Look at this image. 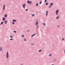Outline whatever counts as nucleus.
Masks as SVG:
<instances>
[{
    "label": "nucleus",
    "instance_id": "obj_1",
    "mask_svg": "<svg viewBox=\"0 0 65 65\" xmlns=\"http://www.w3.org/2000/svg\"><path fill=\"white\" fill-rule=\"evenodd\" d=\"M27 3L28 4H31L32 3V2L30 1H27Z\"/></svg>",
    "mask_w": 65,
    "mask_h": 65
},
{
    "label": "nucleus",
    "instance_id": "obj_2",
    "mask_svg": "<svg viewBox=\"0 0 65 65\" xmlns=\"http://www.w3.org/2000/svg\"><path fill=\"white\" fill-rule=\"evenodd\" d=\"M26 4H24L22 5V6L23 8H25L26 7Z\"/></svg>",
    "mask_w": 65,
    "mask_h": 65
},
{
    "label": "nucleus",
    "instance_id": "obj_3",
    "mask_svg": "<svg viewBox=\"0 0 65 65\" xmlns=\"http://www.w3.org/2000/svg\"><path fill=\"white\" fill-rule=\"evenodd\" d=\"M8 52H7L6 54V58H8Z\"/></svg>",
    "mask_w": 65,
    "mask_h": 65
},
{
    "label": "nucleus",
    "instance_id": "obj_4",
    "mask_svg": "<svg viewBox=\"0 0 65 65\" xmlns=\"http://www.w3.org/2000/svg\"><path fill=\"white\" fill-rule=\"evenodd\" d=\"M58 12H59V10H57L56 11V15H58Z\"/></svg>",
    "mask_w": 65,
    "mask_h": 65
},
{
    "label": "nucleus",
    "instance_id": "obj_5",
    "mask_svg": "<svg viewBox=\"0 0 65 65\" xmlns=\"http://www.w3.org/2000/svg\"><path fill=\"white\" fill-rule=\"evenodd\" d=\"M5 5H4L3 6V10H4V9H5Z\"/></svg>",
    "mask_w": 65,
    "mask_h": 65
},
{
    "label": "nucleus",
    "instance_id": "obj_6",
    "mask_svg": "<svg viewBox=\"0 0 65 65\" xmlns=\"http://www.w3.org/2000/svg\"><path fill=\"white\" fill-rule=\"evenodd\" d=\"M48 11H47L46 12V16L48 15Z\"/></svg>",
    "mask_w": 65,
    "mask_h": 65
},
{
    "label": "nucleus",
    "instance_id": "obj_7",
    "mask_svg": "<svg viewBox=\"0 0 65 65\" xmlns=\"http://www.w3.org/2000/svg\"><path fill=\"white\" fill-rule=\"evenodd\" d=\"M36 26H38V21H36Z\"/></svg>",
    "mask_w": 65,
    "mask_h": 65
},
{
    "label": "nucleus",
    "instance_id": "obj_8",
    "mask_svg": "<svg viewBox=\"0 0 65 65\" xmlns=\"http://www.w3.org/2000/svg\"><path fill=\"white\" fill-rule=\"evenodd\" d=\"M35 35H36V34H34L31 36V37H33V36H35Z\"/></svg>",
    "mask_w": 65,
    "mask_h": 65
},
{
    "label": "nucleus",
    "instance_id": "obj_9",
    "mask_svg": "<svg viewBox=\"0 0 65 65\" xmlns=\"http://www.w3.org/2000/svg\"><path fill=\"white\" fill-rule=\"evenodd\" d=\"M7 21H5V24H7Z\"/></svg>",
    "mask_w": 65,
    "mask_h": 65
},
{
    "label": "nucleus",
    "instance_id": "obj_10",
    "mask_svg": "<svg viewBox=\"0 0 65 65\" xmlns=\"http://www.w3.org/2000/svg\"><path fill=\"white\" fill-rule=\"evenodd\" d=\"M2 19L3 21H5V18H3Z\"/></svg>",
    "mask_w": 65,
    "mask_h": 65
},
{
    "label": "nucleus",
    "instance_id": "obj_11",
    "mask_svg": "<svg viewBox=\"0 0 65 65\" xmlns=\"http://www.w3.org/2000/svg\"><path fill=\"white\" fill-rule=\"evenodd\" d=\"M4 17H5V18H6V17H7V15H6V14H5L4 15Z\"/></svg>",
    "mask_w": 65,
    "mask_h": 65
},
{
    "label": "nucleus",
    "instance_id": "obj_12",
    "mask_svg": "<svg viewBox=\"0 0 65 65\" xmlns=\"http://www.w3.org/2000/svg\"><path fill=\"white\" fill-rule=\"evenodd\" d=\"M56 19H59V16H58L56 17Z\"/></svg>",
    "mask_w": 65,
    "mask_h": 65
},
{
    "label": "nucleus",
    "instance_id": "obj_13",
    "mask_svg": "<svg viewBox=\"0 0 65 65\" xmlns=\"http://www.w3.org/2000/svg\"><path fill=\"white\" fill-rule=\"evenodd\" d=\"M53 5V3H51L50 4V5L51 6H52V5Z\"/></svg>",
    "mask_w": 65,
    "mask_h": 65
},
{
    "label": "nucleus",
    "instance_id": "obj_14",
    "mask_svg": "<svg viewBox=\"0 0 65 65\" xmlns=\"http://www.w3.org/2000/svg\"><path fill=\"white\" fill-rule=\"evenodd\" d=\"M25 41H27V40H26V38H25L24 39V40Z\"/></svg>",
    "mask_w": 65,
    "mask_h": 65
},
{
    "label": "nucleus",
    "instance_id": "obj_15",
    "mask_svg": "<svg viewBox=\"0 0 65 65\" xmlns=\"http://www.w3.org/2000/svg\"><path fill=\"white\" fill-rule=\"evenodd\" d=\"M43 25H44V26H46V24L44 23H43Z\"/></svg>",
    "mask_w": 65,
    "mask_h": 65
},
{
    "label": "nucleus",
    "instance_id": "obj_16",
    "mask_svg": "<svg viewBox=\"0 0 65 65\" xmlns=\"http://www.w3.org/2000/svg\"><path fill=\"white\" fill-rule=\"evenodd\" d=\"M0 51H2V47H0Z\"/></svg>",
    "mask_w": 65,
    "mask_h": 65
},
{
    "label": "nucleus",
    "instance_id": "obj_17",
    "mask_svg": "<svg viewBox=\"0 0 65 65\" xmlns=\"http://www.w3.org/2000/svg\"><path fill=\"white\" fill-rule=\"evenodd\" d=\"M38 3H37V4H36V6H38Z\"/></svg>",
    "mask_w": 65,
    "mask_h": 65
},
{
    "label": "nucleus",
    "instance_id": "obj_18",
    "mask_svg": "<svg viewBox=\"0 0 65 65\" xmlns=\"http://www.w3.org/2000/svg\"><path fill=\"white\" fill-rule=\"evenodd\" d=\"M12 24H14V22L13 21L12 22Z\"/></svg>",
    "mask_w": 65,
    "mask_h": 65
},
{
    "label": "nucleus",
    "instance_id": "obj_19",
    "mask_svg": "<svg viewBox=\"0 0 65 65\" xmlns=\"http://www.w3.org/2000/svg\"><path fill=\"white\" fill-rule=\"evenodd\" d=\"M48 3L47 2L46 4V5H48Z\"/></svg>",
    "mask_w": 65,
    "mask_h": 65
},
{
    "label": "nucleus",
    "instance_id": "obj_20",
    "mask_svg": "<svg viewBox=\"0 0 65 65\" xmlns=\"http://www.w3.org/2000/svg\"><path fill=\"white\" fill-rule=\"evenodd\" d=\"M13 21H14V22H16V20H13Z\"/></svg>",
    "mask_w": 65,
    "mask_h": 65
},
{
    "label": "nucleus",
    "instance_id": "obj_21",
    "mask_svg": "<svg viewBox=\"0 0 65 65\" xmlns=\"http://www.w3.org/2000/svg\"><path fill=\"white\" fill-rule=\"evenodd\" d=\"M3 24V22H2L1 23V25H2Z\"/></svg>",
    "mask_w": 65,
    "mask_h": 65
},
{
    "label": "nucleus",
    "instance_id": "obj_22",
    "mask_svg": "<svg viewBox=\"0 0 65 65\" xmlns=\"http://www.w3.org/2000/svg\"><path fill=\"white\" fill-rule=\"evenodd\" d=\"M35 16V14H33L32 15V16L33 17H34Z\"/></svg>",
    "mask_w": 65,
    "mask_h": 65
},
{
    "label": "nucleus",
    "instance_id": "obj_23",
    "mask_svg": "<svg viewBox=\"0 0 65 65\" xmlns=\"http://www.w3.org/2000/svg\"><path fill=\"white\" fill-rule=\"evenodd\" d=\"M41 50H40L39 51V52H41Z\"/></svg>",
    "mask_w": 65,
    "mask_h": 65
},
{
    "label": "nucleus",
    "instance_id": "obj_24",
    "mask_svg": "<svg viewBox=\"0 0 65 65\" xmlns=\"http://www.w3.org/2000/svg\"><path fill=\"white\" fill-rule=\"evenodd\" d=\"M41 3H42V2H41V1L40 2V4H41Z\"/></svg>",
    "mask_w": 65,
    "mask_h": 65
},
{
    "label": "nucleus",
    "instance_id": "obj_25",
    "mask_svg": "<svg viewBox=\"0 0 65 65\" xmlns=\"http://www.w3.org/2000/svg\"><path fill=\"white\" fill-rule=\"evenodd\" d=\"M52 55V54H50L49 55V57H51Z\"/></svg>",
    "mask_w": 65,
    "mask_h": 65
},
{
    "label": "nucleus",
    "instance_id": "obj_26",
    "mask_svg": "<svg viewBox=\"0 0 65 65\" xmlns=\"http://www.w3.org/2000/svg\"><path fill=\"white\" fill-rule=\"evenodd\" d=\"M22 37H23H23H24V35H23L22 36Z\"/></svg>",
    "mask_w": 65,
    "mask_h": 65
},
{
    "label": "nucleus",
    "instance_id": "obj_27",
    "mask_svg": "<svg viewBox=\"0 0 65 65\" xmlns=\"http://www.w3.org/2000/svg\"><path fill=\"white\" fill-rule=\"evenodd\" d=\"M44 2H47V0H45Z\"/></svg>",
    "mask_w": 65,
    "mask_h": 65
},
{
    "label": "nucleus",
    "instance_id": "obj_28",
    "mask_svg": "<svg viewBox=\"0 0 65 65\" xmlns=\"http://www.w3.org/2000/svg\"><path fill=\"white\" fill-rule=\"evenodd\" d=\"M14 33H16V32H17L16 31H14Z\"/></svg>",
    "mask_w": 65,
    "mask_h": 65
},
{
    "label": "nucleus",
    "instance_id": "obj_29",
    "mask_svg": "<svg viewBox=\"0 0 65 65\" xmlns=\"http://www.w3.org/2000/svg\"><path fill=\"white\" fill-rule=\"evenodd\" d=\"M62 40H63V41H64V38H62Z\"/></svg>",
    "mask_w": 65,
    "mask_h": 65
},
{
    "label": "nucleus",
    "instance_id": "obj_30",
    "mask_svg": "<svg viewBox=\"0 0 65 65\" xmlns=\"http://www.w3.org/2000/svg\"><path fill=\"white\" fill-rule=\"evenodd\" d=\"M10 37L11 38H12V36H10Z\"/></svg>",
    "mask_w": 65,
    "mask_h": 65
},
{
    "label": "nucleus",
    "instance_id": "obj_31",
    "mask_svg": "<svg viewBox=\"0 0 65 65\" xmlns=\"http://www.w3.org/2000/svg\"><path fill=\"white\" fill-rule=\"evenodd\" d=\"M37 28H39V26L37 25Z\"/></svg>",
    "mask_w": 65,
    "mask_h": 65
},
{
    "label": "nucleus",
    "instance_id": "obj_32",
    "mask_svg": "<svg viewBox=\"0 0 65 65\" xmlns=\"http://www.w3.org/2000/svg\"><path fill=\"white\" fill-rule=\"evenodd\" d=\"M10 40H12V39H10Z\"/></svg>",
    "mask_w": 65,
    "mask_h": 65
},
{
    "label": "nucleus",
    "instance_id": "obj_33",
    "mask_svg": "<svg viewBox=\"0 0 65 65\" xmlns=\"http://www.w3.org/2000/svg\"><path fill=\"white\" fill-rule=\"evenodd\" d=\"M51 6L50 5L49 7V8H51Z\"/></svg>",
    "mask_w": 65,
    "mask_h": 65
},
{
    "label": "nucleus",
    "instance_id": "obj_34",
    "mask_svg": "<svg viewBox=\"0 0 65 65\" xmlns=\"http://www.w3.org/2000/svg\"><path fill=\"white\" fill-rule=\"evenodd\" d=\"M28 9H26V11H28Z\"/></svg>",
    "mask_w": 65,
    "mask_h": 65
},
{
    "label": "nucleus",
    "instance_id": "obj_35",
    "mask_svg": "<svg viewBox=\"0 0 65 65\" xmlns=\"http://www.w3.org/2000/svg\"><path fill=\"white\" fill-rule=\"evenodd\" d=\"M21 65H24V64H21Z\"/></svg>",
    "mask_w": 65,
    "mask_h": 65
},
{
    "label": "nucleus",
    "instance_id": "obj_36",
    "mask_svg": "<svg viewBox=\"0 0 65 65\" xmlns=\"http://www.w3.org/2000/svg\"><path fill=\"white\" fill-rule=\"evenodd\" d=\"M27 32H29V30H28L27 31Z\"/></svg>",
    "mask_w": 65,
    "mask_h": 65
},
{
    "label": "nucleus",
    "instance_id": "obj_37",
    "mask_svg": "<svg viewBox=\"0 0 65 65\" xmlns=\"http://www.w3.org/2000/svg\"><path fill=\"white\" fill-rule=\"evenodd\" d=\"M54 65V64H52V65Z\"/></svg>",
    "mask_w": 65,
    "mask_h": 65
},
{
    "label": "nucleus",
    "instance_id": "obj_38",
    "mask_svg": "<svg viewBox=\"0 0 65 65\" xmlns=\"http://www.w3.org/2000/svg\"><path fill=\"white\" fill-rule=\"evenodd\" d=\"M32 44L33 45V44Z\"/></svg>",
    "mask_w": 65,
    "mask_h": 65
},
{
    "label": "nucleus",
    "instance_id": "obj_39",
    "mask_svg": "<svg viewBox=\"0 0 65 65\" xmlns=\"http://www.w3.org/2000/svg\"><path fill=\"white\" fill-rule=\"evenodd\" d=\"M56 61V59H55L54 60V61Z\"/></svg>",
    "mask_w": 65,
    "mask_h": 65
}]
</instances>
